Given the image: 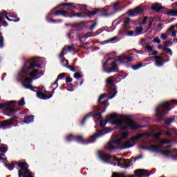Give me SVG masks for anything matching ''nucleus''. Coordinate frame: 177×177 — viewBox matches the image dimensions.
<instances>
[{
    "mask_svg": "<svg viewBox=\"0 0 177 177\" xmlns=\"http://www.w3.org/2000/svg\"><path fill=\"white\" fill-rule=\"evenodd\" d=\"M110 60H113V58H109L102 64L103 70H104L105 73H107L108 74H110V73H118V65H117V62H111L110 68V66H109V62Z\"/></svg>",
    "mask_w": 177,
    "mask_h": 177,
    "instance_id": "39448f33",
    "label": "nucleus"
},
{
    "mask_svg": "<svg viewBox=\"0 0 177 177\" xmlns=\"http://www.w3.org/2000/svg\"><path fill=\"white\" fill-rule=\"evenodd\" d=\"M161 135H162V133L159 132V133H156L153 134V138L154 139H156V142H158V140H160V136H161Z\"/></svg>",
    "mask_w": 177,
    "mask_h": 177,
    "instance_id": "58836bf2",
    "label": "nucleus"
},
{
    "mask_svg": "<svg viewBox=\"0 0 177 177\" xmlns=\"http://www.w3.org/2000/svg\"><path fill=\"white\" fill-rule=\"evenodd\" d=\"M153 42H156V44H161V40H160V38L156 37L153 39Z\"/></svg>",
    "mask_w": 177,
    "mask_h": 177,
    "instance_id": "680f3d73",
    "label": "nucleus"
},
{
    "mask_svg": "<svg viewBox=\"0 0 177 177\" xmlns=\"http://www.w3.org/2000/svg\"><path fill=\"white\" fill-rule=\"evenodd\" d=\"M31 60L28 59L24 64L22 67V73L26 75H29V77H31L32 78H35V77L39 74V69L34 68H41V64L38 63V61L35 57H32Z\"/></svg>",
    "mask_w": 177,
    "mask_h": 177,
    "instance_id": "f03ea898",
    "label": "nucleus"
},
{
    "mask_svg": "<svg viewBox=\"0 0 177 177\" xmlns=\"http://www.w3.org/2000/svg\"><path fill=\"white\" fill-rule=\"evenodd\" d=\"M0 151H1V153H6V151H8V147H0Z\"/></svg>",
    "mask_w": 177,
    "mask_h": 177,
    "instance_id": "864d4df0",
    "label": "nucleus"
},
{
    "mask_svg": "<svg viewBox=\"0 0 177 177\" xmlns=\"http://www.w3.org/2000/svg\"><path fill=\"white\" fill-rule=\"evenodd\" d=\"M151 151H153L154 153H160L161 150L158 149V145H151L150 148Z\"/></svg>",
    "mask_w": 177,
    "mask_h": 177,
    "instance_id": "c756f323",
    "label": "nucleus"
},
{
    "mask_svg": "<svg viewBox=\"0 0 177 177\" xmlns=\"http://www.w3.org/2000/svg\"><path fill=\"white\" fill-rule=\"evenodd\" d=\"M112 160H113V161H117V162L118 163V162H121V161H122V162L124 163V164H128V162H129V163H131V162H132V160H129V159H124V158H117V157H115V156H114L113 158H112Z\"/></svg>",
    "mask_w": 177,
    "mask_h": 177,
    "instance_id": "4be33fe9",
    "label": "nucleus"
},
{
    "mask_svg": "<svg viewBox=\"0 0 177 177\" xmlns=\"http://www.w3.org/2000/svg\"><path fill=\"white\" fill-rule=\"evenodd\" d=\"M136 138H137V140H139V139H142V138H143V134L140 133V134L136 136Z\"/></svg>",
    "mask_w": 177,
    "mask_h": 177,
    "instance_id": "69168bd1",
    "label": "nucleus"
},
{
    "mask_svg": "<svg viewBox=\"0 0 177 177\" xmlns=\"http://www.w3.org/2000/svg\"><path fill=\"white\" fill-rule=\"evenodd\" d=\"M12 124H13V122H12L10 120H3L0 124V128H2V127H9V125H12Z\"/></svg>",
    "mask_w": 177,
    "mask_h": 177,
    "instance_id": "393cba45",
    "label": "nucleus"
},
{
    "mask_svg": "<svg viewBox=\"0 0 177 177\" xmlns=\"http://www.w3.org/2000/svg\"><path fill=\"white\" fill-rule=\"evenodd\" d=\"M111 125H118L122 131H128V129L136 131V129L145 128V126L135 123V122L129 118L123 120H113L111 121Z\"/></svg>",
    "mask_w": 177,
    "mask_h": 177,
    "instance_id": "7ed1b4c3",
    "label": "nucleus"
},
{
    "mask_svg": "<svg viewBox=\"0 0 177 177\" xmlns=\"http://www.w3.org/2000/svg\"><path fill=\"white\" fill-rule=\"evenodd\" d=\"M118 167H120V168H125V169L129 168V167H131V163L127 162V164H125L124 162H122V163L118 162Z\"/></svg>",
    "mask_w": 177,
    "mask_h": 177,
    "instance_id": "c85d7f7f",
    "label": "nucleus"
},
{
    "mask_svg": "<svg viewBox=\"0 0 177 177\" xmlns=\"http://www.w3.org/2000/svg\"><path fill=\"white\" fill-rule=\"evenodd\" d=\"M163 50H165V52H166L167 53L170 55V56H172L173 53H172V50H171V48H168L165 47L163 48Z\"/></svg>",
    "mask_w": 177,
    "mask_h": 177,
    "instance_id": "79ce46f5",
    "label": "nucleus"
},
{
    "mask_svg": "<svg viewBox=\"0 0 177 177\" xmlns=\"http://www.w3.org/2000/svg\"><path fill=\"white\" fill-rule=\"evenodd\" d=\"M167 15V16H177V10H169Z\"/></svg>",
    "mask_w": 177,
    "mask_h": 177,
    "instance_id": "7c9ffc66",
    "label": "nucleus"
},
{
    "mask_svg": "<svg viewBox=\"0 0 177 177\" xmlns=\"http://www.w3.org/2000/svg\"><path fill=\"white\" fill-rule=\"evenodd\" d=\"M129 21H131V18L129 17L125 18L124 24H122V27H124V30L128 29V24H129Z\"/></svg>",
    "mask_w": 177,
    "mask_h": 177,
    "instance_id": "bb28decb",
    "label": "nucleus"
},
{
    "mask_svg": "<svg viewBox=\"0 0 177 177\" xmlns=\"http://www.w3.org/2000/svg\"><path fill=\"white\" fill-rule=\"evenodd\" d=\"M158 143H160V145H169L170 142L169 140H160Z\"/></svg>",
    "mask_w": 177,
    "mask_h": 177,
    "instance_id": "ea45409f",
    "label": "nucleus"
},
{
    "mask_svg": "<svg viewBox=\"0 0 177 177\" xmlns=\"http://www.w3.org/2000/svg\"><path fill=\"white\" fill-rule=\"evenodd\" d=\"M106 85L110 86L109 88H106V91L108 92H113L112 95L108 97L107 100H110V99H113V97H115V95H117V90L115 89V85L114 84H113V82H115V80L114 79V77L111 76L109 77L106 79Z\"/></svg>",
    "mask_w": 177,
    "mask_h": 177,
    "instance_id": "423d86ee",
    "label": "nucleus"
},
{
    "mask_svg": "<svg viewBox=\"0 0 177 177\" xmlns=\"http://www.w3.org/2000/svg\"><path fill=\"white\" fill-rule=\"evenodd\" d=\"M96 25H97L96 22H95L94 24H93L90 26L89 30H91V31H92V30H94V29H95V27H96Z\"/></svg>",
    "mask_w": 177,
    "mask_h": 177,
    "instance_id": "0e129e2a",
    "label": "nucleus"
},
{
    "mask_svg": "<svg viewBox=\"0 0 177 177\" xmlns=\"http://www.w3.org/2000/svg\"><path fill=\"white\" fill-rule=\"evenodd\" d=\"M64 77H66V73L59 74L55 82L51 84L50 88H53V86H55V85H57V86H59V83H58L59 80H63Z\"/></svg>",
    "mask_w": 177,
    "mask_h": 177,
    "instance_id": "aec40b11",
    "label": "nucleus"
},
{
    "mask_svg": "<svg viewBox=\"0 0 177 177\" xmlns=\"http://www.w3.org/2000/svg\"><path fill=\"white\" fill-rule=\"evenodd\" d=\"M3 41H4L3 36H0V48H2L4 46Z\"/></svg>",
    "mask_w": 177,
    "mask_h": 177,
    "instance_id": "8fccbe9b",
    "label": "nucleus"
},
{
    "mask_svg": "<svg viewBox=\"0 0 177 177\" xmlns=\"http://www.w3.org/2000/svg\"><path fill=\"white\" fill-rule=\"evenodd\" d=\"M168 36H167V35H165V33H162L161 35H160V38L162 39H163L164 41H165V39H167V37Z\"/></svg>",
    "mask_w": 177,
    "mask_h": 177,
    "instance_id": "13d9d810",
    "label": "nucleus"
},
{
    "mask_svg": "<svg viewBox=\"0 0 177 177\" xmlns=\"http://www.w3.org/2000/svg\"><path fill=\"white\" fill-rule=\"evenodd\" d=\"M112 77H114L113 80H115V81L116 82L117 80H118V78H121L122 80H124V78H125V77H127V76H124V75H122L119 73H117L116 75H115Z\"/></svg>",
    "mask_w": 177,
    "mask_h": 177,
    "instance_id": "4c0bfd02",
    "label": "nucleus"
},
{
    "mask_svg": "<svg viewBox=\"0 0 177 177\" xmlns=\"http://www.w3.org/2000/svg\"><path fill=\"white\" fill-rule=\"evenodd\" d=\"M55 16H63V17H69L71 19V15L70 12L65 10H57L54 13Z\"/></svg>",
    "mask_w": 177,
    "mask_h": 177,
    "instance_id": "ddd939ff",
    "label": "nucleus"
},
{
    "mask_svg": "<svg viewBox=\"0 0 177 177\" xmlns=\"http://www.w3.org/2000/svg\"><path fill=\"white\" fill-rule=\"evenodd\" d=\"M66 50H68V52H71V50H74V47L72 46H65Z\"/></svg>",
    "mask_w": 177,
    "mask_h": 177,
    "instance_id": "6e6d98bb",
    "label": "nucleus"
},
{
    "mask_svg": "<svg viewBox=\"0 0 177 177\" xmlns=\"http://www.w3.org/2000/svg\"><path fill=\"white\" fill-rule=\"evenodd\" d=\"M146 49L148 52H153V47L151 46H147Z\"/></svg>",
    "mask_w": 177,
    "mask_h": 177,
    "instance_id": "e2e57ef3",
    "label": "nucleus"
},
{
    "mask_svg": "<svg viewBox=\"0 0 177 177\" xmlns=\"http://www.w3.org/2000/svg\"><path fill=\"white\" fill-rule=\"evenodd\" d=\"M64 50H66V47H64V48L62 49V50L61 51L60 54L59 55V57L60 59H62V57H64V55H66V54L64 53Z\"/></svg>",
    "mask_w": 177,
    "mask_h": 177,
    "instance_id": "3c124183",
    "label": "nucleus"
},
{
    "mask_svg": "<svg viewBox=\"0 0 177 177\" xmlns=\"http://www.w3.org/2000/svg\"><path fill=\"white\" fill-rule=\"evenodd\" d=\"M151 9L152 10H154L155 12H161L162 9H164V7L161 6L160 3H155L151 5Z\"/></svg>",
    "mask_w": 177,
    "mask_h": 177,
    "instance_id": "a211bd4d",
    "label": "nucleus"
},
{
    "mask_svg": "<svg viewBox=\"0 0 177 177\" xmlns=\"http://www.w3.org/2000/svg\"><path fill=\"white\" fill-rule=\"evenodd\" d=\"M145 12V6H138L134 9H130L128 11L129 16L131 17H135L139 15H143Z\"/></svg>",
    "mask_w": 177,
    "mask_h": 177,
    "instance_id": "6e6552de",
    "label": "nucleus"
},
{
    "mask_svg": "<svg viewBox=\"0 0 177 177\" xmlns=\"http://www.w3.org/2000/svg\"><path fill=\"white\" fill-rule=\"evenodd\" d=\"M74 78H76L77 80L78 78H82V75L81 74L80 72H76L74 75Z\"/></svg>",
    "mask_w": 177,
    "mask_h": 177,
    "instance_id": "37998d69",
    "label": "nucleus"
},
{
    "mask_svg": "<svg viewBox=\"0 0 177 177\" xmlns=\"http://www.w3.org/2000/svg\"><path fill=\"white\" fill-rule=\"evenodd\" d=\"M117 38H118L117 37H112L111 39H109L108 40L109 44H110V42H113V41H115Z\"/></svg>",
    "mask_w": 177,
    "mask_h": 177,
    "instance_id": "774afa93",
    "label": "nucleus"
},
{
    "mask_svg": "<svg viewBox=\"0 0 177 177\" xmlns=\"http://www.w3.org/2000/svg\"><path fill=\"white\" fill-rule=\"evenodd\" d=\"M129 136V132H124L122 134V139H125V138H128Z\"/></svg>",
    "mask_w": 177,
    "mask_h": 177,
    "instance_id": "4d7b16f0",
    "label": "nucleus"
},
{
    "mask_svg": "<svg viewBox=\"0 0 177 177\" xmlns=\"http://www.w3.org/2000/svg\"><path fill=\"white\" fill-rule=\"evenodd\" d=\"M143 67V64L142 62L138 63L134 66H131V68L134 71L139 70V68H142Z\"/></svg>",
    "mask_w": 177,
    "mask_h": 177,
    "instance_id": "473e14b6",
    "label": "nucleus"
},
{
    "mask_svg": "<svg viewBox=\"0 0 177 177\" xmlns=\"http://www.w3.org/2000/svg\"><path fill=\"white\" fill-rule=\"evenodd\" d=\"M5 17L8 21H14V23H19V21H20V18H17L16 19H12L9 18V17L6 14L5 15Z\"/></svg>",
    "mask_w": 177,
    "mask_h": 177,
    "instance_id": "c9c22d12",
    "label": "nucleus"
},
{
    "mask_svg": "<svg viewBox=\"0 0 177 177\" xmlns=\"http://www.w3.org/2000/svg\"><path fill=\"white\" fill-rule=\"evenodd\" d=\"M73 17H80L84 19L85 18V16H82V12H79L71 15V19H73Z\"/></svg>",
    "mask_w": 177,
    "mask_h": 177,
    "instance_id": "72a5a7b5",
    "label": "nucleus"
},
{
    "mask_svg": "<svg viewBox=\"0 0 177 177\" xmlns=\"http://www.w3.org/2000/svg\"><path fill=\"white\" fill-rule=\"evenodd\" d=\"M34 121V115H30L24 118V122L25 124H30V122H32Z\"/></svg>",
    "mask_w": 177,
    "mask_h": 177,
    "instance_id": "b1692460",
    "label": "nucleus"
},
{
    "mask_svg": "<svg viewBox=\"0 0 177 177\" xmlns=\"http://www.w3.org/2000/svg\"><path fill=\"white\" fill-rule=\"evenodd\" d=\"M21 169L18 171L19 177H34L31 175V171L28 169V165L24 162H15Z\"/></svg>",
    "mask_w": 177,
    "mask_h": 177,
    "instance_id": "20e7f679",
    "label": "nucleus"
},
{
    "mask_svg": "<svg viewBox=\"0 0 177 177\" xmlns=\"http://www.w3.org/2000/svg\"><path fill=\"white\" fill-rule=\"evenodd\" d=\"M134 174L136 176L139 177H142L144 175H146L147 176H150V173H147V171L143 169H139L136 170Z\"/></svg>",
    "mask_w": 177,
    "mask_h": 177,
    "instance_id": "dca6fc26",
    "label": "nucleus"
},
{
    "mask_svg": "<svg viewBox=\"0 0 177 177\" xmlns=\"http://www.w3.org/2000/svg\"><path fill=\"white\" fill-rule=\"evenodd\" d=\"M26 104V101H24V97H22L19 102H18V106L23 107Z\"/></svg>",
    "mask_w": 177,
    "mask_h": 177,
    "instance_id": "a19ab883",
    "label": "nucleus"
},
{
    "mask_svg": "<svg viewBox=\"0 0 177 177\" xmlns=\"http://www.w3.org/2000/svg\"><path fill=\"white\" fill-rule=\"evenodd\" d=\"M146 21H147V17H145L142 21L140 23V26H145L146 24Z\"/></svg>",
    "mask_w": 177,
    "mask_h": 177,
    "instance_id": "5fc2aeb1",
    "label": "nucleus"
},
{
    "mask_svg": "<svg viewBox=\"0 0 177 177\" xmlns=\"http://www.w3.org/2000/svg\"><path fill=\"white\" fill-rule=\"evenodd\" d=\"M31 82H32V79L30 77H26L24 81L21 82L22 86L25 88L28 86V85H31Z\"/></svg>",
    "mask_w": 177,
    "mask_h": 177,
    "instance_id": "5701e85b",
    "label": "nucleus"
},
{
    "mask_svg": "<svg viewBox=\"0 0 177 177\" xmlns=\"http://www.w3.org/2000/svg\"><path fill=\"white\" fill-rule=\"evenodd\" d=\"M118 117L117 113H112L109 115V120H117Z\"/></svg>",
    "mask_w": 177,
    "mask_h": 177,
    "instance_id": "c03bdc74",
    "label": "nucleus"
},
{
    "mask_svg": "<svg viewBox=\"0 0 177 177\" xmlns=\"http://www.w3.org/2000/svg\"><path fill=\"white\" fill-rule=\"evenodd\" d=\"M66 140L67 142H73V140H75V136L73 134H69L66 136Z\"/></svg>",
    "mask_w": 177,
    "mask_h": 177,
    "instance_id": "f704fd0d",
    "label": "nucleus"
},
{
    "mask_svg": "<svg viewBox=\"0 0 177 177\" xmlns=\"http://www.w3.org/2000/svg\"><path fill=\"white\" fill-rule=\"evenodd\" d=\"M174 120H175V116H173V118L167 119L165 122V125H166L167 127H169V125L172 124V121H174Z\"/></svg>",
    "mask_w": 177,
    "mask_h": 177,
    "instance_id": "2f4dec72",
    "label": "nucleus"
},
{
    "mask_svg": "<svg viewBox=\"0 0 177 177\" xmlns=\"http://www.w3.org/2000/svg\"><path fill=\"white\" fill-rule=\"evenodd\" d=\"M136 140H138V138H136V136L134 137H132L130 140L126 141L124 143V149H129L131 147H133V145H131V142H136Z\"/></svg>",
    "mask_w": 177,
    "mask_h": 177,
    "instance_id": "6ab92c4d",
    "label": "nucleus"
},
{
    "mask_svg": "<svg viewBox=\"0 0 177 177\" xmlns=\"http://www.w3.org/2000/svg\"><path fill=\"white\" fill-rule=\"evenodd\" d=\"M104 12H107V9L102 8V10H100V8H96L93 11H91L88 10H86L85 12V15H86V16H88V17H91V16H95V15H96L97 13H101L100 16H102V17H109L110 15Z\"/></svg>",
    "mask_w": 177,
    "mask_h": 177,
    "instance_id": "0eeeda50",
    "label": "nucleus"
},
{
    "mask_svg": "<svg viewBox=\"0 0 177 177\" xmlns=\"http://www.w3.org/2000/svg\"><path fill=\"white\" fill-rule=\"evenodd\" d=\"M64 62H66V64H64V66L66 67V68L70 69V71L73 73H77V70H75V68H74V66L68 65V60L66 59V58H63L61 60V63H63Z\"/></svg>",
    "mask_w": 177,
    "mask_h": 177,
    "instance_id": "412c9836",
    "label": "nucleus"
},
{
    "mask_svg": "<svg viewBox=\"0 0 177 177\" xmlns=\"http://www.w3.org/2000/svg\"><path fill=\"white\" fill-rule=\"evenodd\" d=\"M26 89H30L32 91V92H36L37 91H35V89H34V88L32 87V85L29 84L28 86H26Z\"/></svg>",
    "mask_w": 177,
    "mask_h": 177,
    "instance_id": "603ef678",
    "label": "nucleus"
},
{
    "mask_svg": "<svg viewBox=\"0 0 177 177\" xmlns=\"http://www.w3.org/2000/svg\"><path fill=\"white\" fill-rule=\"evenodd\" d=\"M142 31H143V28L142 27H136V32L139 35V34H142Z\"/></svg>",
    "mask_w": 177,
    "mask_h": 177,
    "instance_id": "49530a36",
    "label": "nucleus"
},
{
    "mask_svg": "<svg viewBox=\"0 0 177 177\" xmlns=\"http://www.w3.org/2000/svg\"><path fill=\"white\" fill-rule=\"evenodd\" d=\"M164 46L165 48H167V46H172V42L169 40H167L164 42Z\"/></svg>",
    "mask_w": 177,
    "mask_h": 177,
    "instance_id": "a18cd8bd",
    "label": "nucleus"
},
{
    "mask_svg": "<svg viewBox=\"0 0 177 177\" xmlns=\"http://www.w3.org/2000/svg\"><path fill=\"white\" fill-rule=\"evenodd\" d=\"M59 6H67L68 10H77V8L75 6L74 3H62Z\"/></svg>",
    "mask_w": 177,
    "mask_h": 177,
    "instance_id": "f3484780",
    "label": "nucleus"
},
{
    "mask_svg": "<svg viewBox=\"0 0 177 177\" xmlns=\"http://www.w3.org/2000/svg\"><path fill=\"white\" fill-rule=\"evenodd\" d=\"M118 5H120V2L118 1L113 5V8L115 10H118V8H117V6H118Z\"/></svg>",
    "mask_w": 177,
    "mask_h": 177,
    "instance_id": "bf43d9fd",
    "label": "nucleus"
},
{
    "mask_svg": "<svg viewBox=\"0 0 177 177\" xmlns=\"http://www.w3.org/2000/svg\"><path fill=\"white\" fill-rule=\"evenodd\" d=\"M102 32H103V30L102 29H98L95 32V35H99L100 34H102Z\"/></svg>",
    "mask_w": 177,
    "mask_h": 177,
    "instance_id": "338daca9",
    "label": "nucleus"
},
{
    "mask_svg": "<svg viewBox=\"0 0 177 177\" xmlns=\"http://www.w3.org/2000/svg\"><path fill=\"white\" fill-rule=\"evenodd\" d=\"M106 97H107V93L102 94L98 98L97 105L93 106V109L101 112L95 113L93 111L90 112L85 115L82 120V125H85V122H86L91 117H94V118H97V121H100L99 125L95 127V128H96V132L94 133L93 136H91V139H92L91 142H95L97 138H102L103 135H106V133L109 132L106 129V124H107V122L104 123L103 122V120H102L103 118L102 114L106 113V109H107L108 100L106 99Z\"/></svg>",
    "mask_w": 177,
    "mask_h": 177,
    "instance_id": "f257e3e1",
    "label": "nucleus"
},
{
    "mask_svg": "<svg viewBox=\"0 0 177 177\" xmlns=\"http://www.w3.org/2000/svg\"><path fill=\"white\" fill-rule=\"evenodd\" d=\"M153 58L155 59V63L158 67H161V66H164V63L165 60L162 57H160L158 55L153 56Z\"/></svg>",
    "mask_w": 177,
    "mask_h": 177,
    "instance_id": "2eb2a0df",
    "label": "nucleus"
},
{
    "mask_svg": "<svg viewBox=\"0 0 177 177\" xmlns=\"http://www.w3.org/2000/svg\"><path fill=\"white\" fill-rule=\"evenodd\" d=\"M151 26H153V19H149V24L148 26L146 28V31H149L150 30Z\"/></svg>",
    "mask_w": 177,
    "mask_h": 177,
    "instance_id": "09e8293b",
    "label": "nucleus"
},
{
    "mask_svg": "<svg viewBox=\"0 0 177 177\" xmlns=\"http://www.w3.org/2000/svg\"><path fill=\"white\" fill-rule=\"evenodd\" d=\"M75 141L77 142V143H80V145H88L89 143L94 142H92V138H91V136L88 140H85L84 139V136H82V135L75 136Z\"/></svg>",
    "mask_w": 177,
    "mask_h": 177,
    "instance_id": "9b49d317",
    "label": "nucleus"
},
{
    "mask_svg": "<svg viewBox=\"0 0 177 177\" xmlns=\"http://www.w3.org/2000/svg\"><path fill=\"white\" fill-rule=\"evenodd\" d=\"M133 60V57H124L122 59H120L121 63H127L128 62H132Z\"/></svg>",
    "mask_w": 177,
    "mask_h": 177,
    "instance_id": "cd10ccee",
    "label": "nucleus"
},
{
    "mask_svg": "<svg viewBox=\"0 0 177 177\" xmlns=\"http://www.w3.org/2000/svg\"><path fill=\"white\" fill-rule=\"evenodd\" d=\"M59 86H57V85H55V87L54 88H53V91L50 92V93L49 95H48V91H45L46 93H44V92L42 91H39L37 93V96L39 99H41L43 100H46V99H50V97H52V96H53V93H55V91H56V89H57Z\"/></svg>",
    "mask_w": 177,
    "mask_h": 177,
    "instance_id": "1a4fd4ad",
    "label": "nucleus"
},
{
    "mask_svg": "<svg viewBox=\"0 0 177 177\" xmlns=\"http://www.w3.org/2000/svg\"><path fill=\"white\" fill-rule=\"evenodd\" d=\"M98 156L100 160H102V161L104 162H110V161H111V158L113 157L111 155L103 153L100 151H98Z\"/></svg>",
    "mask_w": 177,
    "mask_h": 177,
    "instance_id": "f8f14e48",
    "label": "nucleus"
},
{
    "mask_svg": "<svg viewBox=\"0 0 177 177\" xmlns=\"http://www.w3.org/2000/svg\"><path fill=\"white\" fill-rule=\"evenodd\" d=\"M8 15V12H6V10H3L1 12L0 14V23H2V19H3V17H5V16Z\"/></svg>",
    "mask_w": 177,
    "mask_h": 177,
    "instance_id": "e433bc0d",
    "label": "nucleus"
},
{
    "mask_svg": "<svg viewBox=\"0 0 177 177\" xmlns=\"http://www.w3.org/2000/svg\"><path fill=\"white\" fill-rule=\"evenodd\" d=\"M10 106H16V102L12 100L10 102H7L1 104L0 109H5V110H6V111H10V113H16V111H17V110L12 109V108H10Z\"/></svg>",
    "mask_w": 177,
    "mask_h": 177,
    "instance_id": "9d476101",
    "label": "nucleus"
},
{
    "mask_svg": "<svg viewBox=\"0 0 177 177\" xmlns=\"http://www.w3.org/2000/svg\"><path fill=\"white\" fill-rule=\"evenodd\" d=\"M106 149L109 150V151H114V150H117V148L115 146L113 145V142H109Z\"/></svg>",
    "mask_w": 177,
    "mask_h": 177,
    "instance_id": "a878e982",
    "label": "nucleus"
},
{
    "mask_svg": "<svg viewBox=\"0 0 177 177\" xmlns=\"http://www.w3.org/2000/svg\"><path fill=\"white\" fill-rule=\"evenodd\" d=\"M112 177H125V176L124 175V174L113 173Z\"/></svg>",
    "mask_w": 177,
    "mask_h": 177,
    "instance_id": "de8ad7c7",
    "label": "nucleus"
},
{
    "mask_svg": "<svg viewBox=\"0 0 177 177\" xmlns=\"http://www.w3.org/2000/svg\"><path fill=\"white\" fill-rule=\"evenodd\" d=\"M2 156H5V154H2ZM2 156L0 154V161H1V162H3L5 164L6 168H8L9 171H13L15 168V165H16V162H12L11 165L6 164V159H5V158H3Z\"/></svg>",
    "mask_w": 177,
    "mask_h": 177,
    "instance_id": "4468645a",
    "label": "nucleus"
},
{
    "mask_svg": "<svg viewBox=\"0 0 177 177\" xmlns=\"http://www.w3.org/2000/svg\"><path fill=\"white\" fill-rule=\"evenodd\" d=\"M73 82V78L67 77L66 78V84H70V82Z\"/></svg>",
    "mask_w": 177,
    "mask_h": 177,
    "instance_id": "052dcab7",
    "label": "nucleus"
}]
</instances>
